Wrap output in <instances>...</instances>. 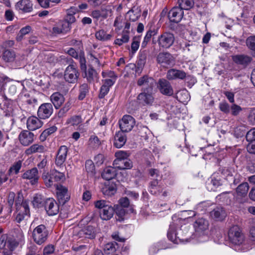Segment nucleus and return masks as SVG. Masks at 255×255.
<instances>
[{
	"mask_svg": "<svg viewBox=\"0 0 255 255\" xmlns=\"http://www.w3.org/2000/svg\"><path fill=\"white\" fill-rule=\"evenodd\" d=\"M148 51L146 50L140 51L138 54V59L136 63V73H140L142 70L146 61Z\"/></svg>",
	"mask_w": 255,
	"mask_h": 255,
	"instance_id": "5701e85b",
	"label": "nucleus"
},
{
	"mask_svg": "<svg viewBox=\"0 0 255 255\" xmlns=\"http://www.w3.org/2000/svg\"><path fill=\"white\" fill-rule=\"evenodd\" d=\"M140 41L138 38L134 37L131 44V49L132 53H135L139 46Z\"/></svg>",
	"mask_w": 255,
	"mask_h": 255,
	"instance_id": "bf43d9fd",
	"label": "nucleus"
},
{
	"mask_svg": "<svg viewBox=\"0 0 255 255\" xmlns=\"http://www.w3.org/2000/svg\"><path fill=\"white\" fill-rule=\"evenodd\" d=\"M44 207L47 213L49 216L55 215L59 212V206L52 198L46 199Z\"/></svg>",
	"mask_w": 255,
	"mask_h": 255,
	"instance_id": "a211bd4d",
	"label": "nucleus"
},
{
	"mask_svg": "<svg viewBox=\"0 0 255 255\" xmlns=\"http://www.w3.org/2000/svg\"><path fill=\"white\" fill-rule=\"evenodd\" d=\"M68 151V148L65 145H62L59 148L55 159V163L57 166L63 167L67 158Z\"/></svg>",
	"mask_w": 255,
	"mask_h": 255,
	"instance_id": "ddd939ff",
	"label": "nucleus"
},
{
	"mask_svg": "<svg viewBox=\"0 0 255 255\" xmlns=\"http://www.w3.org/2000/svg\"><path fill=\"white\" fill-rule=\"evenodd\" d=\"M43 122L35 116H31L27 120L26 126L29 130H35L40 128L43 125Z\"/></svg>",
	"mask_w": 255,
	"mask_h": 255,
	"instance_id": "b1692460",
	"label": "nucleus"
},
{
	"mask_svg": "<svg viewBox=\"0 0 255 255\" xmlns=\"http://www.w3.org/2000/svg\"><path fill=\"white\" fill-rule=\"evenodd\" d=\"M150 92L143 91L137 96V99L144 105H152L154 102V97Z\"/></svg>",
	"mask_w": 255,
	"mask_h": 255,
	"instance_id": "393cba45",
	"label": "nucleus"
},
{
	"mask_svg": "<svg viewBox=\"0 0 255 255\" xmlns=\"http://www.w3.org/2000/svg\"><path fill=\"white\" fill-rule=\"evenodd\" d=\"M246 137L247 141L255 140V128L247 133Z\"/></svg>",
	"mask_w": 255,
	"mask_h": 255,
	"instance_id": "338daca9",
	"label": "nucleus"
},
{
	"mask_svg": "<svg viewBox=\"0 0 255 255\" xmlns=\"http://www.w3.org/2000/svg\"><path fill=\"white\" fill-rule=\"evenodd\" d=\"M92 16L93 18L99 19L100 17L106 18L107 15L104 10H96L92 11Z\"/></svg>",
	"mask_w": 255,
	"mask_h": 255,
	"instance_id": "0e129e2a",
	"label": "nucleus"
},
{
	"mask_svg": "<svg viewBox=\"0 0 255 255\" xmlns=\"http://www.w3.org/2000/svg\"><path fill=\"white\" fill-rule=\"evenodd\" d=\"M15 58V52L11 50H5L2 54V59L5 62H12Z\"/></svg>",
	"mask_w": 255,
	"mask_h": 255,
	"instance_id": "a19ab883",
	"label": "nucleus"
},
{
	"mask_svg": "<svg viewBox=\"0 0 255 255\" xmlns=\"http://www.w3.org/2000/svg\"><path fill=\"white\" fill-rule=\"evenodd\" d=\"M65 175L63 173L56 170H52L49 173H43L42 178L47 187H51L55 185V183L60 181L64 179Z\"/></svg>",
	"mask_w": 255,
	"mask_h": 255,
	"instance_id": "39448f33",
	"label": "nucleus"
},
{
	"mask_svg": "<svg viewBox=\"0 0 255 255\" xmlns=\"http://www.w3.org/2000/svg\"><path fill=\"white\" fill-rule=\"evenodd\" d=\"M179 6L182 10H189L194 5L193 0H177Z\"/></svg>",
	"mask_w": 255,
	"mask_h": 255,
	"instance_id": "e433bc0d",
	"label": "nucleus"
},
{
	"mask_svg": "<svg viewBox=\"0 0 255 255\" xmlns=\"http://www.w3.org/2000/svg\"><path fill=\"white\" fill-rule=\"evenodd\" d=\"M96 38L101 41H107L111 38V34H107L104 30H100L95 33Z\"/></svg>",
	"mask_w": 255,
	"mask_h": 255,
	"instance_id": "49530a36",
	"label": "nucleus"
},
{
	"mask_svg": "<svg viewBox=\"0 0 255 255\" xmlns=\"http://www.w3.org/2000/svg\"><path fill=\"white\" fill-rule=\"evenodd\" d=\"M18 246V243L15 239L9 238L7 239V243L5 249L13 251Z\"/></svg>",
	"mask_w": 255,
	"mask_h": 255,
	"instance_id": "5fc2aeb1",
	"label": "nucleus"
},
{
	"mask_svg": "<svg viewBox=\"0 0 255 255\" xmlns=\"http://www.w3.org/2000/svg\"><path fill=\"white\" fill-rule=\"evenodd\" d=\"M15 197V194L13 192H10L8 194L7 197V204L8 205V209L7 210L8 213H10L11 212V208L13 204L14 200Z\"/></svg>",
	"mask_w": 255,
	"mask_h": 255,
	"instance_id": "4d7b16f0",
	"label": "nucleus"
},
{
	"mask_svg": "<svg viewBox=\"0 0 255 255\" xmlns=\"http://www.w3.org/2000/svg\"><path fill=\"white\" fill-rule=\"evenodd\" d=\"M21 178L23 179L29 180V182L31 185H37L39 178L37 168L34 167L26 170L22 174Z\"/></svg>",
	"mask_w": 255,
	"mask_h": 255,
	"instance_id": "9d476101",
	"label": "nucleus"
},
{
	"mask_svg": "<svg viewBox=\"0 0 255 255\" xmlns=\"http://www.w3.org/2000/svg\"><path fill=\"white\" fill-rule=\"evenodd\" d=\"M80 93L78 96V99L80 100H83L87 93L89 92V87L87 84H84L80 86Z\"/></svg>",
	"mask_w": 255,
	"mask_h": 255,
	"instance_id": "8fccbe9b",
	"label": "nucleus"
},
{
	"mask_svg": "<svg viewBox=\"0 0 255 255\" xmlns=\"http://www.w3.org/2000/svg\"><path fill=\"white\" fill-rule=\"evenodd\" d=\"M117 174L116 168L112 166H109L104 169L102 173V177L106 180H110L114 178Z\"/></svg>",
	"mask_w": 255,
	"mask_h": 255,
	"instance_id": "7c9ffc66",
	"label": "nucleus"
},
{
	"mask_svg": "<svg viewBox=\"0 0 255 255\" xmlns=\"http://www.w3.org/2000/svg\"><path fill=\"white\" fill-rule=\"evenodd\" d=\"M137 132L139 136L144 138H146L149 134L150 130L146 126H143L142 124H138L137 125Z\"/></svg>",
	"mask_w": 255,
	"mask_h": 255,
	"instance_id": "79ce46f5",
	"label": "nucleus"
},
{
	"mask_svg": "<svg viewBox=\"0 0 255 255\" xmlns=\"http://www.w3.org/2000/svg\"><path fill=\"white\" fill-rule=\"evenodd\" d=\"M46 151V148L45 146L35 143L31 145L25 150V153L27 155H31L36 153H43Z\"/></svg>",
	"mask_w": 255,
	"mask_h": 255,
	"instance_id": "c756f323",
	"label": "nucleus"
},
{
	"mask_svg": "<svg viewBox=\"0 0 255 255\" xmlns=\"http://www.w3.org/2000/svg\"><path fill=\"white\" fill-rule=\"evenodd\" d=\"M186 73L183 70L171 69L167 71L166 78L169 80H173L177 79L182 80L186 77Z\"/></svg>",
	"mask_w": 255,
	"mask_h": 255,
	"instance_id": "a878e982",
	"label": "nucleus"
},
{
	"mask_svg": "<svg viewBox=\"0 0 255 255\" xmlns=\"http://www.w3.org/2000/svg\"><path fill=\"white\" fill-rule=\"evenodd\" d=\"M211 216L218 221H222L226 216L225 210L221 207H217L211 212Z\"/></svg>",
	"mask_w": 255,
	"mask_h": 255,
	"instance_id": "72a5a7b5",
	"label": "nucleus"
},
{
	"mask_svg": "<svg viewBox=\"0 0 255 255\" xmlns=\"http://www.w3.org/2000/svg\"><path fill=\"white\" fill-rule=\"evenodd\" d=\"M63 33H67L69 31L71 26L64 20L59 21L57 23Z\"/></svg>",
	"mask_w": 255,
	"mask_h": 255,
	"instance_id": "864d4df0",
	"label": "nucleus"
},
{
	"mask_svg": "<svg viewBox=\"0 0 255 255\" xmlns=\"http://www.w3.org/2000/svg\"><path fill=\"white\" fill-rule=\"evenodd\" d=\"M178 233L174 227L170 226L167 232V237L171 242L178 244V240H180L179 237L177 236Z\"/></svg>",
	"mask_w": 255,
	"mask_h": 255,
	"instance_id": "c9c22d12",
	"label": "nucleus"
},
{
	"mask_svg": "<svg viewBox=\"0 0 255 255\" xmlns=\"http://www.w3.org/2000/svg\"><path fill=\"white\" fill-rule=\"evenodd\" d=\"M101 142L98 137L95 135H92L89 139V144L93 149H97L101 145Z\"/></svg>",
	"mask_w": 255,
	"mask_h": 255,
	"instance_id": "37998d69",
	"label": "nucleus"
},
{
	"mask_svg": "<svg viewBox=\"0 0 255 255\" xmlns=\"http://www.w3.org/2000/svg\"><path fill=\"white\" fill-rule=\"evenodd\" d=\"M156 60L157 64L165 68L170 66L174 63L173 56L168 52L159 53L156 56Z\"/></svg>",
	"mask_w": 255,
	"mask_h": 255,
	"instance_id": "6e6552de",
	"label": "nucleus"
},
{
	"mask_svg": "<svg viewBox=\"0 0 255 255\" xmlns=\"http://www.w3.org/2000/svg\"><path fill=\"white\" fill-rule=\"evenodd\" d=\"M49 231L44 225L41 224L36 227L32 233L34 242L38 245L44 244L47 240Z\"/></svg>",
	"mask_w": 255,
	"mask_h": 255,
	"instance_id": "7ed1b4c3",
	"label": "nucleus"
},
{
	"mask_svg": "<svg viewBox=\"0 0 255 255\" xmlns=\"http://www.w3.org/2000/svg\"><path fill=\"white\" fill-rule=\"evenodd\" d=\"M129 40V36L128 33H123L122 34L121 38H117L115 41L114 43L119 46L122 45L124 43H126L128 42Z\"/></svg>",
	"mask_w": 255,
	"mask_h": 255,
	"instance_id": "09e8293b",
	"label": "nucleus"
},
{
	"mask_svg": "<svg viewBox=\"0 0 255 255\" xmlns=\"http://www.w3.org/2000/svg\"><path fill=\"white\" fill-rule=\"evenodd\" d=\"M230 106L226 102H222L219 104V109L225 114H229L230 111Z\"/></svg>",
	"mask_w": 255,
	"mask_h": 255,
	"instance_id": "680f3d73",
	"label": "nucleus"
},
{
	"mask_svg": "<svg viewBox=\"0 0 255 255\" xmlns=\"http://www.w3.org/2000/svg\"><path fill=\"white\" fill-rule=\"evenodd\" d=\"M230 110L233 116H237L242 111V108L240 106L233 103L230 107Z\"/></svg>",
	"mask_w": 255,
	"mask_h": 255,
	"instance_id": "13d9d810",
	"label": "nucleus"
},
{
	"mask_svg": "<svg viewBox=\"0 0 255 255\" xmlns=\"http://www.w3.org/2000/svg\"><path fill=\"white\" fill-rule=\"evenodd\" d=\"M249 189V184L247 182H244L237 187L236 189L237 194L239 196H247Z\"/></svg>",
	"mask_w": 255,
	"mask_h": 255,
	"instance_id": "4c0bfd02",
	"label": "nucleus"
},
{
	"mask_svg": "<svg viewBox=\"0 0 255 255\" xmlns=\"http://www.w3.org/2000/svg\"><path fill=\"white\" fill-rule=\"evenodd\" d=\"M34 134L29 130H23L18 135L20 143L23 146H28L34 141Z\"/></svg>",
	"mask_w": 255,
	"mask_h": 255,
	"instance_id": "f3484780",
	"label": "nucleus"
},
{
	"mask_svg": "<svg viewBox=\"0 0 255 255\" xmlns=\"http://www.w3.org/2000/svg\"><path fill=\"white\" fill-rule=\"evenodd\" d=\"M82 71L85 73V78L89 83H94L95 81L98 79V75L96 71L91 65H89V68L87 69L86 63H85V69H81Z\"/></svg>",
	"mask_w": 255,
	"mask_h": 255,
	"instance_id": "412c9836",
	"label": "nucleus"
},
{
	"mask_svg": "<svg viewBox=\"0 0 255 255\" xmlns=\"http://www.w3.org/2000/svg\"><path fill=\"white\" fill-rule=\"evenodd\" d=\"M232 60L237 65H242L244 67H246L252 62V58L246 54H237L232 56Z\"/></svg>",
	"mask_w": 255,
	"mask_h": 255,
	"instance_id": "6ab92c4d",
	"label": "nucleus"
},
{
	"mask_svg": "<svg viewBox=\"0 0 255 255\" xmlns=\"http://www.w3.org/2000/svg\"><path fill=\"white\" fill-rule=\"evenodd\" d=\"M157 87L160 92L164 95L171 96L173 94V89L169 82L166 79H159Z\"/></svg>",
	"mask_w": 255,
	"mask_h": 255,
	"instance_id": "4468645a",
	"label": "nucleus"
},
{
	"mask_svg": "<svg viewBox=\"0 0 255 255\" xmlns=\"http://www.w3.org/2000/svg\"><path fill=\"white\" fill-rule=\"evenodd\" d=\"M16 9L24 12H29L33 10V4L29 0H21L15 5Z\"/></svg>",
	"mask_w": 255,
	"mask_h": 255,
	"instance_id": "bb28decb",
	"label": "nucleus"
},
{
	"mask_svg": "<svg viewBox=\"0 0 255 255\" xmlns=\"http://www.w3.org/2000/svg\"><path fill=\"white\" fill-rule=\"evenodd\" d=\"M126 21L122 16L117 17L115 20L114 26L116 27V30H120L124 26V22Z\"/></svg>",
	"mask_w": 255,
	"mask_h": 255,
	"instance_id": "603ef678",
	"label": "nucleus"
},
{
	"mask_svg": "<svg viewBox=\"0 0 255 255\" xmlns=\"http://www.w3.org/2000/svg\"><path fill=\"white\" fill-rule=\"evenodd\" d=\"M115 208V212L116 215L118 216V219L117 220L121 222L124 220V216H125L127 211L125 208H123L121 206H119L118 205H116L114 206Z\"/></svg>",
	"mask_w": 255,
	"mask_h": 255,
	"instance_id": "58836bf2",
	"label": "nucleus"
},
{
	"mask_svg": "<svg viewBox=\"0 0 255 255\" xmlns=\"http://www.w3.org/2000/svg\"><path fill=\"white\" fill-rule=\"evenodd\" d=\"M83 122L80 116L74 115L71 117L68 120V123L73 126H77Z\"/></svg>",
	"mask_w": 255,
	"mask_h": 255,
	"instance_id": "3c124183",
	"label": "nucleus"
},
{
	"mask_svg": "<svg viewBox=\"0 0 255 255\" xmlns=\"http://www.w3.org/2000/svg\"><path fill=\"white\" fill-rule=\"evenodd\" d=\"M174 40L175 37L173 33L164 32L158 36L157 43L160 48L167 49L173 45Z\"/></svg>",
	"mask_w": 255,
	"mask_h": 255,
	"instance_id": "423d86ee",
	"label": "nucleus"
},
{
	"mask_svg": "<svg viewBox=\"0 0 255 255\" xmlns=\"http://www.w3.org/2000/svg\"><path fill=\"white\" fill-rule=\"evenodd\" d=\"M163 185L157 180H154L150 182L149 191L152 195L158 196L162 193V196L165 197L167 195V192L166 191L163 192Z\"/></svg>",
	"mask_w": 255,
	"mask_h": 255,
	"instance_id": "dca6fc26",
	"label": "nucleus"
},
{
	"mask_svg": "<svg viewBox=\"0 0 255 255\" xmlns=\"http://www.w3.org/2000/svg\"><path fill=\"white\" fill-rule=\"evenodd\" d=\"M248 141L249 142L247 146L248 151L250 153L255 154V140Z\"/></svg>",
	"mask_w": 255,
	"mask_h": 255,
	"instance_id": "774afa93",
	"label": "nucleus"
},
{
	"mask_svg": "<svg viewBox=\"0 0 255 255\" xmlns=\"http://www.w3.org/2000/svg\"><path fill=\"white\" fill-rule=\"evenodd\" d=\"M22 166V161L18 160L14 162L9 168L8 172L9 175L14 174H17L21 169Z\"/></svg>",
	"mask_w": 255,
	"mask_h": 255,
	"instance_id": "a18cd8bd",
	"label": "nucleus"
},
{
	"mask_svg": "<svg viewBox=\"0 0 255 255\" xmlns=\"http://www.w3.org/2000/svg\"><path fill=\"white\" fill-rule=\"evenodd\" d=\"M95 206L100 209V216L102 220H109L113 217L115 208L109 202L103 200H98L95 202Z\"/></svg>",
	"mask_w": 255,
	"mask_h": 255,
	"instance_id": "f257e3e1",
	"label": "nucleus"
},
{
	"mask_svg": "<svg viewBox=\"0 0 255 255\" xmlns=\"http://www.w3.org/2000/svg\"><path fill=\"white\" fill-rule=\"evenodd\" d=\"M183 14L181 8L174 6L168 12V17L171 22L178 23L181 20Z\"/></svg>",
	"mask_w": 255,
	"mask_h": 255,
	"instance_id": "2eb2a0df",
	"label": "nucleus"
},
{
	"mask_svg": "<svg viewBox=\"0 0 255 255\" xmlns=\"http://www.w3.org/2000/svg\"><path fill=\"white\" fill-rule=\"evenodd\" d=\"M122 130L117 131L115 135V141L114 145L117 148H121L126 143L127 141V136Z\"/></svg>",
	"mask_w": 255,
	"mask_h": 255,
	"instance_id": "cd10ccee",
	"label": "nucleus"
},
{
	"mask_svg": "<svg viewBox=\"0 0 255 255\" xmlns=\"http://www.w3.org/2000/svg\"><path fill=\"white\" fill-rule=\"evenodd\" d=\"M57 130V128L55 126L51 127L45 129L40 135L39 139L41 141H44L47 137L52 133L55 132Z\"/></svg>",
	"mask_w": 255,
	"mask_h": 255,
	"instance_id": "ea45409f",
	"label": "nucleus"
},
{
	"mask_svg": "<svg viewBox=\"0 0 255 255\" xmlns=\"http://www.w3.org/2000/svg\"><path fill=\"white\" fill-rule=\"evenodd\" d=\"M139 86H142V91L151 92L154 84V79L147 75H144L139 78L137 82Z\"/></svg>",
	"mask_w": 255,
	"mask_h": 255,
	"instance_id": "f8f14e48",
	"label": "nucleus"
},
{
	"mask_svg": "<svg viewBox=\"0 0 255 255\" xmlns=\"http://www.w3.org/2000/svg\"><path fill=\"white\" fill-rule=\"evenodd\" d=\"M67 53L75 59H78L80 63L81 69H85L86 60L83 51H80L79 53L73 48H70L67 51Z\"/></svg>",
	"mask_w": 255,
	"mask_h": 255,
	"instance_id": "aec40b11",
	"label": "nucleus"
},
{
	"mask_svg": "<svg viewBox=\"0 0 255 255\" xmlns=\"http://www.w3.org/2000/svg\"><path fill=\"white\" fill-rule=\"evenodd\" d=\"M116 159L125 160L128 158L129 154L125 151L120 150L115 153Z\"/></svg>",
	"mask_w": 255,
	"mask_h": 255,
	"instance_id": "e2e57ef3",
	"label": "nucleus"
},
{
	"mask_svg": "<svg viewBox=\"0 0 255 255\" xmlns=\"http://www.w3.org/2000/svg\"><path fill=\"white\" fill-rule=\"evenodd\" d=\"M50 100L55 109H58L64 102L65 98L61 93L55 92L50 96Z\"/></svg>",
	"mask_w": 255,
	"mask_h": 255,
	"instance_id": "c85d7f7f",
	"label": "nucleus"
},
{
	"mask_svg": "<svg viewBox=\"0 0 255 255\" xmlns=\"http://www.w3.org/2000/svg\"><path fill=\"white\" fill-rule=\"evenodd\" d=\"M102 75L103 77L105 79H114V80H116L117 78V76L115 72L112 71L103 72Z\"/></svg>",
	"mask_w": 255,
	"mask_h": 255,
	"instance_id": "69168bd1",
	"label": "nucleus"
},
{
	"mask_svg": "<svg viewBox=\"0 0 255 255\" xmlns=\"http://www.w3.org/2000/svg\"><path fill=\"white\" fill-rule=\"evenodd\" d=\"M228 236L231 242L235 245H240L244 240V236L238 226H234L230 229Z\"/></svg>",
	"mask_w": 255,
	"mask_h": 255,
	"instance_id": "0eeeda50",
	"label": "nucleus"
},
{
	"mask_svg": "<svg viewBox=\"0 0 255 255\" xmlns=\"http://www.w3.org/2000/svg\"><path fill=\"white\" fill-rule=\"evenodd\" d=\"M56 188L59 201L62 204L65 203L69 199L67 188L61 184H56Z\"/></svg>",
	"mask_w": 255,
	"mask_h": 255,
	"instance_id": "4be33fe9",
	"label": "nucleus"
},
{
	"mask_svg": "<svg viewBox=\"0 0 255 255\" xmlns=\"http://www.w3.org/2000/svg\"><path fill=\"white\" fill-rule=\"evenodd\" d=\"M208 221L203 218L198 219L194 224V227L196 232L199 233L206 230L208 228Z\"/></svg>",
	"mask_w": 255,
	"mask_h": 255,
	"instance_id": "2f4dec72",
	"label": "nucleus"
},
{
	"mask_svg": "<svg viewBox=\"0 0 255 255\" xmlns=\"http://www.w3.org/2000/svg\"><path fill=\"white\" fill-rule=\"evenodd\" d=\"M16 222L20 223L23 221L27 220L30 215L28 202L26 200H23L21 204L16 203Z\"/></svg>",
	"mask_w": 255,
	"mask_h": 255,
	"instance_id": "20e7f679",
	"label": "nucleus"
},
{
	"mask_svg": "<svg viewBox=\"0 0 255 255\" xmlns=\"http://www.w3.org/2000/svg\"><path fill=\"white\" fill-rule=\"evenodd\" d=\"M53 112V108L51 104L44 103L39 106L37 111V116L40 119H47L51 116Z\"/></svg>",
	"mask_w": 255,
	"mask_h": 255,
	"instance_id": "9b49d317",
	"label": "nucleus"
},
{
	"mask_svg": "<svg viewBox=\"0 0 255 255\" xmlns=\"http://www.w3.org/2000/svg\"><path fill=\"white\" fill-rule=\"evenodd\" d=\"M70 64L65 70L64 78L65 80L69 83L75 84L77 82L80 73L77 69L76 64H73L74 61L71 58L67 60Z\"/></svg>",
	"mask_w": 255,
	"mask_h": 255,
	"instance_id": "f03ea898",
	"label": "nucleus"
},
{
	"mask_svg": "<svg viewBox=\"0 0 255 255\" xmlns=\"http://www.w3.org/2000/svg\"><path fill=\"white\" fill-rule=\"evenodd\" d=\"M46 199L40 194H36L32 200V204L34 207L41 208L44 207L46 204Z\"/></svg>",
	"mask_w": 255,
	"mask_h": 255,
	"instance_id": "f704fd0d",
	"label": "nucleus"
},
{
	"mask_svg": "<svg viewBox=\"0 0 255 255\" xmlns=\"http://www.w3.org/2000/svg\"><path fill=\"white\" fill-rule=\"evenodd\" d=\"M119 124L121 130L128 132L131 131L135 126V120L130 115H125L119 121Z\"/></svg>",
	"mask_w": 255,
	"mask_h": 255,
	"instance_id": "1a4fd4ad",
	"label": "nucleus"
},
{
	"mask_svg": "<svg viewBox=\"0 0 255 255\" xmlns=\"http://www.w3.org/2000/svg\"><path fill=\"white\" fill-rule=\"evenodd\" d=\"M102 191L103 193L106 196H112L117 192L116 184L114 182H109L107 184H105Z\"/></svg>",
	"mask_w": 255,
	"mask_h": 255,
	"instance_id": "473e14b6",
	"label": "nucleus"
},
{
	"mask_svg": "<svg viewBox=\"0 0 255 255\" xmlns=\"http://www.w3.org/2000/svg\"><path fill=\"white\" fill-rule=\"evenodd\" d=\"M247 47L252 51L255 52V35H251L246 40Z\"/></svg>",
	"mask_w": 255,
	"mask_h": 255,
	"instance_id": "de8ad7c7",
	"label": "nucleus"
},
{
	"mask_svg": "<svg viewBox=\"0 0 255 255\" xmlns=\"http://www.w3.org/2000/svg\"><path fill=\"white\" fill-rule=\"evenodd\" d=\"M140 15L139 12H135V13H134L133 9H130L127 13V16H128L129 17V19L132 21H135L138 19Z\"/></svg>",
	"mask_w": 255,
	"mask_h": 255,
	"instance_id": "6e6d98bb",
	"label": "nucleus"
},
{
	"mask_svg": "<svg viewBox=\"0 0 255 255\" xmlns=\"http://www.w3.org/2000/svg\"><path fill=\"white\" fill-rule=\"evenodd\" d=\"M84 234L86 238L89 239H93L96 236V231L92 226H88L83 230Z\"/></svg>",
	"mask_w": 255,
	"mask_h": 255,
	"instance_id": "c03bdc74",
	"label": "nucleus"
},
{
	"mask_svg": "<svg viewBox=\"0 0 255 255\" xmlns=\"http://www.w3.org/2000/svg\"><path fill=\"white\" fill-rule=\"evenodd\" d=\"M60 0H42L41 6L43 8H46L51 7L53 5L52 3H58L60 2Z\"/></svg>",
	"mask_w": 255,
	"mask_h": 255,
	"instance_id": "052dcab7",
	"label": "nucleus"
}]
</instances>
